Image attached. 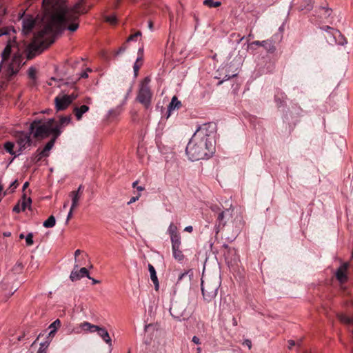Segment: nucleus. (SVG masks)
<instances>
[{
	"mask_svg": "<svg viewBox=\"0 0 353 353\" xmlns=\"http://www.w3.org/2000/svg\"><path fill=\"white\" fill-rule=\"evenodd\" d=\"M170 312L172 317L177 321L185 319L187 316L185 305L182 303L175 302L172 303Z\"/></svg>",
	"mask_w": 353,
	"mask_h": 353,
	"instance_id": "8",
	"label": "nucleus"
},
{
	"mask_svg": "<svg viewBox=\"0 0 353 353\" xmlns=\"http://www.w3.org/2000/svg\"><path fill=\"white\" fill-rule=\"evenodd\" d=\"M124 50H125V48L120 49L119 52H123Z\"/></svg>",
	"mask_w": 353,
	"mask_h": 353,
	"instance_id": "64",
	"label": "nucleus"
},
{
	"mask_svg": "<svg viewBox=\"0 0 353 353\" xmlns=\"http://www.w3.org/2000/svg\"><path fill=\"white\" fill-rule=\"evenodd\" d=\"M172 248L174 258L179 261L183 260L184 255L182 251L180 250V247H172Z\"/></svg>",
	"mask_w": 353,
	"mask_h": 353,
	"instance_id": "24",
	"label": "nucleus"
},
{
	"mask_svg": "<svg viewBox=\"0 0 353 353\" xmlns=\"http://www.w3.org/2000/svg\"><path fill=\"white\" fill-rule=\"evenodd\" d=\"M201 352V347H198L197 348V353H200Z\"/></svg>",
	"mask_w": 353,
	"mask_h": 353,
	"instance_id": "59",
	"label": "nucleus"
},
{
	"mask_svg": "<svg viewBox=\"0 0 353 353\" xmlns=\"http://www.w3.org/2000/svg\"><path fill=\"white\" fill-rule=\"evenodd\" d=\"M29 185V183L28 182H25L23 185V190L24 191Z\"/></svg>",
	"mask_w": 353,
	"mask_h": 353,
	"instance_id": "54",
	"label": "nucleus"
},
{
	"mask_svg": "<svg viewBox=\"0 0 353 353\" xmlns=\"http://www.w3.org/2000/svg\"><path fill=\"white\" fill-rule=\"evenodd\" d=\"M35 21L32 17H25L22 19V33L29 34L34 27Z\"/></svg>",
	"mask_w": 353,
	"mask_h": 353,
	"instance_id": "14",
	"label": "nucleus"
},
{
	"mask_svg": "<svg viewBox=\"0 0 353 353\" xmlns=\"http://www.w3.org/2000/svg\"><path fill=\"white\" fill-rule=\"evenodd\" d=\"M90 279H91V280H92V283H93V284H97V283H99V281H97V280H96V279H92L91 277H90Z\"/></svg>",
	"mask_w": 353,
	"mask_h": 353,
	"instance_id": "56",
	"label": "nucleus"
},
{
	"mask_svg": "<svg viewBox=\"0 0 353 353\" xmlns=\"http://www.w3.org/2000/svg\"><path fill=\"white\" fill-rule=\"evenodd\" d=\"M234 215L237 216V212L235 213L233 209H227L219 214L218 219L220 223H222V224L225 225Z\"/></svg>",
	"mask_w": 353,
	"mask_h": 353,
	"instance_id": "16",
	"label": "nucleus"
},
{
	"mask_svg": "<svg viewBox=\"0 0 353 353\" xmlns=\"http://www.w3.org/2000/svg\"><path fill=\"white\" fill-rule=\"evenodd\" d=\"M192 341L195 343V344H199L200 343V339L196 336H194L192 337Z\"/></svg>",
	"mask_w": 353,
	"mask_h": 353,
	"instance_id": "49",
	"label": "nucleus"
},
{
	"mask_svg": "<svg viewBox=\"0 0 353 353\" xmlns=\"http://www.w3.org/2000/svg\"><path fill=\"white\" fill-rule=\"evenodd\" d=\"M18 186V183H17V181L15 180L14 181L10 186V192H13L14 191V190L17 188V187Z\"/></svg>",
	"mask_w": 353,
	"mask_h": 353,
	"instance_id": "38",
	"label": "nucleus"
},
{
	"mask_svg": "<svg viewBox=\"0 0 353 353\" xmlns=\"http://www.w3.org/2000/svg\"><path fill=\"white\" fill-rule=\"evenodd\" d=\"M138 199H139V196L132 197V198H131V199L128 202V204L132 203L135 202Z\"/></svg>",
	"mask_w": 353,
	"mask_h": 353,
	"instance_id": "51",
	"label": "nucleus"
},
{
	"mask_svg": "<svg viewBox=\"0 0 353 353\" xmlns=\"http://www.w3.org/2000/svg\"><path fill=\"white\" fill-rule=\"evenodd\" d=\"M203 4L209 8H216L221 6V1H215L214 0H204Z\"/></svg>",
	"mask_w": 353,
	"mask_h": 353,
	"instance_id": "28",
	"label": "nucleus"
},
{
	"mask_svg": "<svg viewBox=\"0 0 353 353\" xmlns=\"http://www.w3.org/2000/svg\"><path fill=\"white\" fill-rule=\"evenodd\" d=\"M142 65V57H138L137 59L136 62L134 64V76H137L139 70Z\"/></svg>",
	"mask_w": 353,
	"mask_h": 353,
	"instance_id": "30",
	"label": "nucleus"
},
{
	"mask_svg": "<svg viewBox=\"0 0 353 353\" xmlns=\"http://www.w3.org/2000/svg\"><path fill=\"white\" fill-rule=\"evenodd\" d=\"M143 48H139V52H141V54L143 53Z\"/></svg>",
	"mask_w": 353,
	"mask_h": 353,
	"instance_id": "62",
	"label": "nucleus"
},
{
	"mask_svg": "<svg viewBox=\"0 0 353 353\" xmlns=\"http://www.w3.org/2000/svg\"><path fill=\"white\" fill-rule=\"evenodd\" d=\"M137 181L134 182L132 184L133 187L135 188L137 186Z\"/></svg>",
	"mask_w": 353,
	"mask_h": 353,
	"instance_id": "61",
	"label": "nucleus"
},
{
	"mask_svg": "<svg viewBox=\"0 0 353 353\" xmlns=\"http://www.w3.org/2000/svg\"><path fill=\"white\" fill-rule=\"evenodd\" d=\"M321 10L325 12L326 17L330 16L332 10L328 8H321Z\"/></svg>",
	"mask_w": 353,
	"mask_h": 353,
	"instance_id": "41",
	"label": "nucleus"
},
{
	"mask_svg": "<svg viewBox=\"0 0 353 353\" xmlns=\"http://www.w3.org/2000/svg\"><path fill=\"white\" fill-rule=\"evenodd\" d=\"M105 21L110 24H115L117 23V17L115 15L112 14L110 16H108L105 17Z\"/></svg>",
	"mask_w": 353,
	"mask_h": 353,
	"instance_id": "36",
	"label": "nucleus"
},
{
	"mask_svg": "<svg viewBox=\"0 0 353 353\" xmlns=\"http://www.w3.org/2000/svg\"><path fill=\"white\" fill-rule=\"evenodd\" d=\"M6 9L3 6H0V16L6 14Z\"/></svg>",
	"mask_w": 353,
	"mask_h": 353,
	"instance_id": "46",
	"label": "nucleus"
},
{
	"mask_svg": "<svg viewBox=\"0 0 353 353\" xmlns=\"http://www.w3.org/2000/svg\"><path fill=\"white\" fill-rule=\"evenodd\" d=\"M26 241L28 245H32L33 244V236L32 233H29L26 236Z\"/></svg>",
	"mask_w": 353,
	"mask_h": 353,
	"instance_id": "37",
	"label": "nucleus"
},
{
	"mask_svg": "<svg viewBox=\"0 0 353 353\" xmlns=\"http://www.w3.org/2000/svg\"><path fill=\"white\" fill-rule=\"evenodd\" d=\"M77 97L74 94H59L54 99L55 108L57 111L65 110Z\"/></svg>",
	"mask_w": 353,
	"mask_h": 353,
	"instance_id": "7",
	"label": "nucleus"
},
{
	"mask_svg": "<svg viewBox=\"0 0 353 353\" xmlns=\"http://www.w3.org/2000/svg\"><path fill=\"white\" fill-rule=\"evenodd\" d=\"M148 270H149V272L150 274L151 280L152 281V282L154 285L155 290L157 291L159 288V280H158V278L157 276L155 269L152 265L149 264Z\"/></svg>",
	"mask_w": 353,
	"mask_h": 353,
	"instance_id": "19",
	"label": "nucleus"
},
{
	"mask_svg": "<svg viewBox=\"0 0 353 353\" xmlns=\"http://www.w3.org/2000/svg\"><path fill=\"white\" fill-rule=\"evenodd\" d=\"M184 230L188 232H192L193 230V228L191 225H188L185 228Z\"/></svg>",
	"mask_w": 353,
	"mask_h": 353,
	"instance_id": "50",
	"label": "nucleus"
},
{
	"mask_svg": "<svg viewBox=\"0 0 353 353\" xmlns=\"http://www.w3.org/2000/svg\"><path fill=\"white\" fill-rule=\"evenodd\" d=\"M172 242V247H180L181 245V236L179 234H174L170 236Z\"/></svg>",
	"mask_w": 353,
	"mask_h": 353,
	"instance_id": "26",
	"label": "nucleus"
},
{
	"mask_svg": "<svg viewBox=\"0 0 353 353\" xmlns=\"http://www.w3.org/2000/svg\"><path fill=\"white\" fill-rule=\"evenodd\" d=\"M137 190H138L139 191H142V190H143V188L142 187H140V186H139V187H137Z\"/></svg>",
	"mask_w": 353,
	"mask_h": 353,
	"instance_id": "58",
	"label": "nucleus"
},
{
	"mask_svg": "<svg viewBox=\"0 0 353 353\" xmlns=\"http://www.w3.org/2000/svg\"><path fill=\"white\" fill-rule=\"evenodd\" d=\"M3 188L1 183H0V201L1 200L2 197L6 194V192H3Z\"/></svg>",
	"mask_w": 353,
	"mask_h": 353,
	"instance_id": "43",
	"label": "nucleus"
},
{
	"mask_svg": "<svg viewBox=\"0 0 353 353\" xmlns=\"http://www.w3.org/2000/svg\"><path fill=\"white\" fill-rule=\"evenodd\" d=\"M348 267L349 263H344L337 269L336 272V277L340 283H344L347 281V272Z\"/></svg>",
	"mask_w": 353,
	"mask_h": 353,
	"instance_id": "15",
	"label": "nucleus"
},
{
	"mask_svg": "<svg viewBox=\"0 0 353 353\" xmlns=\"http://www.w3.org/2000/svg\"><path fill=\"white\" fill-rule=\"evenodd\" d=\"M30 136L25 133H20L19 137L17 141V144L19 146V149L18 150V154L27 147L30 145Z\"/></svg>",
	"mask_w": 353,
	"mask_h": 353,
	"instance_id": "12",
	"label": "nucleus"
},
{
	"mask_svg": "<svg viewBox=\"0 0 353 353\" xmlns=\"http://www.w3.org/2000/svg\"><path fill=\"white\" fill-rule=\"evenodd\" d=\"M49 2H50V0H43V4H47V3H48Z\"/></svg>",
	"mask_w": 353,
	"mask_h": 353,
	"instance_id": "57",
	"label": "nucleus"
},
{
	"mask_svg": "<svg viewBox=\"0 0 353 353\" xmlns=\"http://www.w3.org/2000/svg\"><path fill=\"white\" fill-rule=\"evenodd\" d=\"M94 332H97L99 336L101 337V339L110 346L112 345V339L110 336V334L106 329L104 327H101L98 325L96 326V329Z\"/></svg>",
	"mask_w": 353,
	"mask_h": 353,
	"instance_id": "17",
	"label": "nucleus"
},
{
	"mask_svg": "<svg viewBox=\"0 0 353 353\" xmlns=\"http://www.w3.org/2000/svg\"><path fill=\"white\" fill-rule=\"evenodd\" d=\"M90 71H91L90 69L88 68L86 71H85L81 74V77L87 78L88 77V72H90Z\"/></svg>",
	"mask_w": 353,
	"mask_h": 353,
	"instance_id": "45",
	"label": "nucleus"
},
{
	"mask_svg": "<svg viewBox=\"0 0 353 353\" xmlns=\"http://www.w3.org/2000/svg\"><path fill=\"white\" fill-rule=\"evenodd\" d=\"M55 138L50 140L41 150H37L34 154V161L35 162L39 161L42 158L49 156V152L54 144Z\"/></svg>",
	"mask_w": 353,
	"mask_h": 353,
	"instance_id": "10",
	"label": "nucleus"
},
{
	"mask_svg": "<svg viewBox=\"0 0 353 353\" xmlns=\"http://www.w3.org/2000/svg\"><path fill=\"white\" fill-rule=\"evenodd\" d=\"M70 197L72 199V205L71 207L72 210H74L79 205V200L81 197V196L79 195V193L78 192H70L69 194Z\"/></svg>",
	"mask_w": 353,
	"mask_h": 353,
	"instance_id": "23",
	"label": "nucleus"
},
{
	"mask_svg": "<svg viewBox=\"0 0 353 353\" xmlns=\"http://www.w3.org/2000/svg\"><path fill=\"white\" fill-rule=\"evenodd\" d=\"M149 81L150 80L148 79H145L141 84V87L137 97L139 102L143 104L145 108L149 107L152 99V92L148 85Z\"/></svg>",
	"mask_w": 353,
	"mask_h": 353,
	"instance_id": "6",
	"label": "nucleus"
},
{
	"mask_svg": "<svg viewBox=\"0 0 353 353\" xmlns=\"http://www.w3.org/2000/svg\"><path fill=\"white\" fill-rule=\"evenodd\" d=\"M288 343H289V348L291 349L292 347V346H294L295 345V342L292 340H290L288 341Z\"/></svg>",
	"mask_w": 353,
	"mask_h": 353,
	"instance_id": "52",
	"label": "nucleus"
},
{
	"mask_svg": "<svg viewBox=\"0 0 353 353\" xmlns=\"http://www.w3.org/2000/svg\"><path fill=\"white\" fill-rule=\"evenodd\" d=\"M338 316L341 322L347 324H353V319H351L343 314H339Z\"/></svg>",
	"mask_w": 353,
	"mask_h": 353,
	"instance_id": "29",
	"label": "nucleus"
},
{
	"mask_svg": "<svg viewBox=\"0 0 353 353\" xmlns=\"http://www.w3.org/2000/svg\"><path fill=\"white\" fill-rule=\"evenodd\" d=\"M43 21L46 26L34 37L33 43L39 48H46L53 42L55 32L67 29L75 32L79 28L78 17L65 10V6L57 2L52 10L47 12Z\"/></svg>",
	"mask_w": 353,
	"mask_h": 353,
	"instance_id": "1",
	"label": "nucleus"
},
{
	"mask_svg": "<svg viewBox=\"0 0 353 353\" xmlns=\"http://www.w3.org/2000/svg\"><path fill=\"white\" fill-rule=\"evenodd\" d=\"M193 276H194V272L192 269H190V270L185 271V272L181 273L179 276L176 283L179 284L182 283V284L190 286L191 285V283H192V281L193 279Z\"/></svg>",
	"mask_w": 353,
	"mask_h": 353,
	"instance_id": "13",
	"label": "nucleus"
},
{
	"mask_svg": "<svg viewBox=\"0 0 353 353\" xmlns=\"http://www.w3.org/2000/svg\"><path fill=\"white\" fill-rule=\"evenodd\" d=\"M73 211H74V210H72V208H70V211L68 212V214L67 216V221H68L71 219V217L72 216Z\"/></svg>",
	"mask_w": 353,
	"mask_h": 353,
	"instance_id": "47",
	"label": "nucleus"
},
{
	"mask_svg": "<svg viewBox=\"0 0 353 353\" xmlns=\"http://www.w3.org/2000/svg\"><path fill=\"white\" fill-rule=\"evenodd\" d=\"M2 61L0 63V71L5 77H10L20 70L24 64L22 54L19 52L15 40H10L1 53Z\"/></svg>",
	"mask_w": 353,
	"mask_h": 353,
	"instance_id": "3",
	"label": "nucleus"
},
{
	"mask_svg": "<svg viewBox=\"0 0 353 353\" xmlns=\"http://www.w3.org/2000/svg\"><path fill=\"white\" fill-rule=\"evenodd\" d=\"M89 110V107L86 105H83L80 107H75L74 108V113L78 121L81 120L84 113L87 112Z\"/></svg>",
	"mask_w": 353,
	"mask_h": 353,
	"instance_id": "20",
	"label": "nucleus"
},
{
	"mask_svg": "<svg viewBox=\"0 0 353 353\" xmlns=\"http://www.w3.org/2000/svg\"><path fill=\"white\" fill-rule=\"evenodd\" d=\"M307 1L310 3V4H307V6H305L302 9H305V10H309L312 8L313 0H307Z\"/></svg>",
	"mask_w": 353,
	"mask_h": 353,
	"instance_id": "42",
	"label": "nucleus"
},
{
	"mask_svg": "<svg viewBox=\"0 0 353 353\" xmlns=\"http://www.w3.org/2000/svg\"><path fill=\"white\" fill-rule=\"evenodd\" d=\"M168 232L170 236L177 234V227L174 223H171L168 227Z\"/></svg>",
	"mask_w": 353,
	"mask_h": 353,
	"instance_id": "34",
	"label": "nucleus"
},
{
	"mask_svg": "<svg viewBox=\"0 0 353 353\" xmlns=\"http://www.w3.org/2000/svg\"><path fill=\"white\" fill-rule=\"evenodd\" d=\"M36 73L37 71L34 68L31 67L28 70V77L32 80H34L36 79Z\"/></svg>",
	"mask_w": 353,
	"mask_h": 353,
	"instance_id": "35",
	"label": "nucleus"
},
{
	"mask_svg": "<svg viewBox=\"0 0 353 353\" xmlns=\"http://www.w3.org/2000/svg\"><path fill=\"white\" fill-rule=\"evenodd\" d=\"M219 287V283L216 279L202 281L201 290L204 299L208 301L214 299L217 294Z\"/></svg>",
	"mask_w": 353,
	"mask_h": 353,
	"instance_id": "5",
	"label": "nucleus"
},
{
	"mask_svg": "<svg viewBox=\"0 0 353 353\" xmlns=\"http://www.w3.org/2000/svg\"><path fill=\"white\" fill-rule=\"evenodd\" d=\"M19 202H20L22 211L31 207L32 200L30 197L27 196L26 193H23L21 199Z\"/></svg>",
	"mask_w": 353,
	"mask_h": 353,
	"instance_id": "21",
	"label": "nucleus"
},
{
	"mask_svg": "<svg viewBox=\"0 0 353 353\" xmlns=\"http://www.w3.org/2000/svg\"><path fill=\"white\" fill-rule=\"evenodd\" d=\"M49 346L48 342H43L40 344V347L37 353H47V350Z\"/></svg>",
	"mask_w": 353,
	"mask_h": 353,
	"instance_id": "32",
	"label": "nucleus"
},
{
	"mask_svg": "<svg viewBox=\"0 0 353 353\" xmlns=\"http://www.w3.org/2000/svg\"><path fill=\"white\" fill-rule=\"evenodd\" d=\"M55 223V218L54 217V216L52 215L43 222V225L45 228H52L53 226H54Z\"/></svg>",
	"mask_w": 353,
	"mask_h": 353,
	"instance_id": "27",
	"label": "nucleus"
},
{
	"mask_svg": "<svg viewBox=\"0 0 353 353\" xmlns=\"http://www.w3.org/2000/svg\"><path fill=\"white\" fill-rule=\"evenodd\" d=\"M95 325L91 324L89 322L84 321L80 324H79L77 327L72 328L71 330H69V333H74V334H81L83 332H94V330L96 329Z\"/></svg>",
	"mask_w": 353,
	"mask_h": 353,
	"instance_id": "9",
	"label": "nucleus"
},
{
	"mask_svg": "<svg viewBox=\"0 0 353 353\" xmlns=\"http://www.w3.org/2000/svg\"><path fill=\"white\" fill-rule=\"evenodd\" d=\"M60 326L61 321L59 319H57L53 323H52L49 326V329L50 330V335L54 334L57 332V330L60 327Z\"/></svg>",
	"mask_w": 353,
	"mask_h": 353,
	"instance_id": "25",
	"label": "nucleus"
},
{
	"mask_svg": "<svg viewBox=\"0 0 353 353\" xmlns=\"http://www.w3.org/2000/svg\"><path fill=\"white\" fill-rule=\"evenodd\" d=\"M214 152V139L208 134L206 125L199 128L186 147V154L191 161L210 157Z\"/></svg>",
	"mask_w": 353,
	"mask_h": 353,
	"instance_id": "2",
	"label": "nucleus"
},
{
	"mask_svg": "<svg viewBox=\"0 0 353 353\" xmlns=\"http://www.w3.org/2000/svg\"><path fill=\"white\" fill-rule=\"evenodd\" d=\"M263 46L268 51H271V52H273L275 49L273 43L272 41H253L252 42L250 46Z\"/></svg>",
	"mask_w": 353,
	"mask_h": 353,
	"instance_id": "18",
	"label": "nucleus"
},
{
	"mask_svg": "<svg viewBox=\"0 0 353 353\" xmlns=\"http://www.w3.org/2000/svg\"><path fill=\"white\" fill-rule=\"evenodd\" d=\"M67 205H68V203H65L63 204V208H65L67 207Z\"/></svg>",
	"mask_w": 353,
	"mask_h": 353,
	"instance_id": "63",
	"label": "nucleus"
},
{
	"mask_svg": "<svg viewBox=\"0 0 353 353\" xmlns=\"http://www.w3.org/2000/svg\"><path fill=\"white\" fill-rule=\"evenodd\" d=\"M141 32H136L135 34L130 35V36L128 37V40H127V41H130L133 40L135 37H139V36H141Z\"/></svg>",
	"mask_w": 353,
	"mask_h": 353,
	"instance_id": "40",
	"label": "nucleus"
},
{
	"mask_svg": "<svg viewBox=\"0 0 353 353\" xmlns=\"http://www.w3.org/2000/svg\"><path fill=\"white\" fill-rule=\"evenodd\" d=\"M71 121L70 116L63 117L60 119V125H58L59 128L62 126L68 125Z\"/></svg>",
	"mask_w": 353,
	"mask_h": 353,
	"instance_id": "31",
	"label": "nucleus"
},
{
	"mask_svg": "<svg viewBox=\"0 0 353 353\" xmlns=\"http://www.w3.org/2000/svg\"><path fill=\"white\" fill-rule=\"evenodd\" d=\"M82 188H83V186L81 185L78 188L77 190L72 191L71 192H78V193H79V195L81 196V194H82Z\"/></svg>",
	"mask_w": 353,
	"mask_h": 353,
	"instance_id": "48",
	"label": "nucleus"
},
{
	"mask_svg": "<svg viewBox=\"0 0 353 353\" xmlns=\"http://www.w3.org/2000/svg\"><path fill=\"white\" fill-rule=\"evenodd\" d=\"M81 253V250H77L75 252H74V257H75V260L77 259V257L79 254H80Z\"/></svg>",
	"mask_w": 353,
	"mask_h": 353,
	"instance_id": "53",
	"label": "nucleus"
},
{
	"mask_svg": "<svg viewBox=\"0 0 353 353\" xmlns=\"http://www.w3.org/2000/svg\"><path fill=\"white\" fill-rule=\"evenodd\" d=\"M181 101L178 100L176 96H174L172 98L171 102L168 105V117L170 115V112L175 109H179L181 107Z\"/></svg>",
	"mask_w": 353,
	"mask_h": 353,
	"instance_id": "22",
	"label": "nucleus"
},
{
	"mask_svg": "<svg viewBox=\"0 0 353 353\" xmlns=\"http://www.w3.org/2000/svg\"><path fill=\"white\" fill-rule=\"evenodd\" d=\"M21 211H22V210H21V207L20 205V202H18L17 203V205L13 208V212H14L16 213H19Z\"/></svg>",
	"mask_w": 353,
	"mask_h": 353,
	"instance_id": "39",
	"label": "nucleus"
},
{
	"mask_svg": "<svg viewBox=\"0 0 353 353\" xmlns=\"http://www.w3.org/2000/svg\"><path fill=\"white\" fill-rule=\"evenodd\" d=\"M25 236H24V234H21L20 236H19V238L20 239H23Z\"/></svg>",
	"mask_w": 353,
	"mask_h": 353,
	"instance_id": "60",
	"label": "nucleus"
},
{
	"mask_svg": "<svg viewBox=\"0 0 353 353\" xmlns=\"http://www.w3.org/2000/svg\"><path fill=\"white\" fill-rule=\"evenodd\" d=\"M78 267L79 265L75 264L74 270L70 273V279L72 281H78L84 276L90 279L88 271L85 268H81L79 270H77Z\"/></svg>",
	"mask_w": 353,
	"mask_h": 353,
	"instance_id": "11",
	"label": "nucleus"
},
{
	"mask_svg": "<svg viewBox=\"0 0 353 353\" xmlns=\"http://www.w3.org/2000/svg\"><path fill=\"white\" fill-rule=\"evenodd\" d=\"M243 344L248 346V347L250 350L252 347V342L249 339H246L244 341Z\"/></svg>",
	"mask_w": 353,
	"mask_h": 353,
	"instance_id": "44",
	"label": "nucleus"
},
{
	"mask_svg": "<svg viewBox=\"0 0 353 353\" xmlns=\"http://www.w3.org/2000/svg\"><path fill=\"white\" fill-rule=\"evenodd\" d=\"M54 119H51L46 121H34L30 125V130L34 137L43 139L53 134L56 139L61 133L58 125H54Z\"/></svg>",
	"mask_w": 353,
	"mask_h": 353,
	"instance_id": "4",
	"label": "nucleus"
},
{
	"mask_svg": "<svg viewBox=\"0 0 353 353\" xmlns=\"http://www.w3.org/2000/svg\"><path fill=\"white\" fill-rule=\"evenodd\" d=\"M148 28L150 30H152V28H153V23L152 21H149L148 22Z\"/></svg>",
	"mask_w": 353,
	"mask_h": 353,
	"instance_id": "55",
	"label": "nucleus"
},
{
	"mask_svg": "<svg viewBox=\"0 0 353 353\" xmlns=\"http://www.w3.org/2000/svg\"><path fill=\"white\" fill-rule=\"evenodd\" d=\"M5 149L7 152H8L10 154H15L17 152L13 151V148L14 146V144L12 142H7L5 143Z\"/></svg>",
	"mask_w": 353,
	"mask_h": 353,
	"instance_id": "33",
	"label": "nucleus"
}]
</instances>
